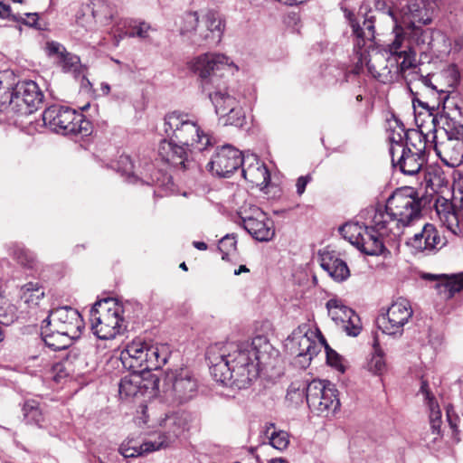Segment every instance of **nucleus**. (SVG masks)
Instances as JSON below:
<instances>
[{
  "label": "nucleus",
  "mask_w": 463,
  "mask_h": 463,
  "mask_svg": "<svg viewBox=\"0 0 463 463\" xmlns=\"http://www.w3.org/2000/svg\"><path fill=\"white\" fill-rule=\"evenodd\" d=\"M50 328L67 335L79 337L83 322L80 314L70 307H61L51 311L43 320Z\"/></svg>",
  "instance_id": "obj_18"
},
{
  "label": "nucleus",
  "mask_w": 463,
  "mask_h": 463,
  "mask_svg": "<svg viewBox=\"0 0 463 463\" xmlns=\"http://www.w3.org/2000/svg\"><path fill=\"white\" fill-rule=\"evenodd\" d=\"M10 254L17 260V262L27 268L33 269L36 265L34 254L21 245L14 244L9 249Z\"/></svg>",
  "instance_id": "obj_40"
},
{
  "label": "nucleus",
  "mask_w": 463,
  "mask_h": 463,
  "mask_svg": "<svg viewBox=\"0 0 463 463\" xmlns=\"http://www.w3.org/2000/svg\"><path fill=\"white\" fill-rule=\"evenodd\" d=\"M269 463H288L285 458H276L269 461Z\"/></svg>",
  "instance_id": "obj_63"
},
{
  "label": "nucleus",
  "mask_w": 463,
  "mask_h": 463,
  "mask_svg": "<svg viewBox=\"0 0 463 463\" xmlns=\"http://www.w3.org/2000/svg\"><path fill=\"white\" fill-rule=\"evenodd\" d=\"M320 260L321 268L335 281H344L349 277L350 271L346 263L334 251H324Z\"/></svg>",
  "instance_id": "obj_29"
},
{
  "label": "nucleus",
  "mask_w": 463,
  "mask_h": 463,
  "mask_svg": "<svg viewBox=\"0 0 463 463\" xmlns=\"http://www.w3.org/2000/svg\"><path fill=\"white\" fill-rule=\"evenodd\" d=\"M91 5L88 7L90 8L92 18L100 25H108L117 14L115 7L106 0H93Z\"/></svg>",
  "instance_id": "obj_34"
},
{
  "label": "nucleus",
  "mask_w": 463,
  "mask_h": 463,
  "mask_svg": "<svg viewBox=\"0 0 463 463\" xmlns=\"http://www.w3.org/2000/svg\"><path fill=\"white\" fill-rule=\"evenodd\" d=\"M319 330H313L309 325L303 324L293 330L285 340L286 352L293 357V364L300 369L307 368L313 357L321 351Z\"/></svg>",
  "instance_id": "obj_7"
},
{
  "label": "nucleus",
  "mask_w": 463,
  "mask_h": 463,
  "mask_svg": "<svg viewBox=\"0 0 463 463\" xmlns=\"http://www.w3.org/2000/svg\"><path fill=\"white\" fill-rule=\"evenodd\" d=\"M326 308L332 320L336 325L341 326L346 335L357 336L360 334L362 325L359 316L352 308L345 305L341 299H329L326 302Z\"/></svg>",
  "instance_id": "obj_19"
},
{
  "label": "nucleus",
  "mask_w": 463,
  "mask_h": 463,
  "mask_svg": "<svg viewBox=\"0 0 463 463\" xmlns=\"http://www.w3.org/2000/svg\"><path fill=\"white\" fill-rule=\"evenodd\" d=\"M221 117L225 118V125H232L236 127L243 126L245 122V116L239 106V113L235 111H229L226 115H220Z\"/></svg>",
  "instance_id": "obj_54"
},
{
  "label": "nucleus",
  "mask_w": 463,
  "mask_h": 463,
  "mask_svg": "<svg viewBox=\"0 0 463 463\" xmlns=\"http://www.w3.org/2000/svg\"><path fill=\"white\" fill-rule=\"evenodd\" d=\"M320 341L321 347L324 346L326 350L327 364L337 369L342 367L340 355L327 345L324 336H321Z\"/></svg>",
  "instance_id": "obj_51"
},
{
  "label": "nucleus",
  "mask_w": 463,
  "mask_h": 463,
  "mask_svg": "<svg viewBox=\"0 0 463 463\" xmlns=\"http://www.w3.org/2000/svg\"><path fill=\"white\" fill-rule=\"evenodd\" d=\"M412 313L410 302L405 298H399L389 307L385 314L377 318L378 326L384 334L402 335L403 326L408 323Z\"/></svg>",
  "instance_id": "obj_16"
},
{
  "label": "nucleus",
  "mask_w": 463,
  "mask_h": 463,
  "mask_svg": "<svg viewBox=\"0 0 463 463\" xmlns=\"http://www.w3.org/2000/svg\"><path fill=\"white\" fill-rule=\"evenodd\" d=\"M44 297V289L38 282H28L19 289V298L28 307H34Z\"/></svg>",
  "instance_id": "obj_35"
},
{
  "label": "nucleus",
  "mask_w": 463,
  "mask_h": 463,
  "mask_svg": "<svg viewBox=\"0 0 463 463\" xmlns=\"http://www.w3.org/2000/svg\"><path fill=\"white\" fill-rule=\"evenodd\" d=\"M350 24L356 38L355 47L361 49L367 42H372L374 39L375 32L373 17L364 18L362 25L354 20H350Z\"/></svg>",
  "instance_id": "obj_32"
},
{
  "label": "nucleus",
  "mask_w": 463,
  "mask_h": 463,
  "mask_svg": "<svg viewBox=\"0 0 463 463\" xmlns=\"http://www.w3.org/2000/svg\"><path fill=\"white\" fill-rule=\"evenodd\" d=\"M269 443L274 449L280 451L284 450L289 444V436L288 432L283 430L273 431L269 437Z\"/></svg>",
  "instance_id": "obj_47"
},
{
  "label": "nucleus",
  "mask_w": 463,
  "mask_h": 463,
  "mask_svg": "<svg viewBox=\"0 0 463 463\" xmlns=\"http://www.w3.org/2000/svg\"><path fill=\"white\" fill-rule=\"evenodd\" d=\"M436 211L441 222L452 232L456 233L459 224H463V196L458 203L457 197L452 202L442 199L436 203Z\"/></svg>",
  "instance_id": "obj_21"
},
{
  "label": "nucleus",
  "mask_w": 463,
  "mask_h": 463,
  "mask_svg": "<svg viewBox=\"0 0 463 463\" xmlns=\"http://www.w3.org/2000/svg\"><path fill=\"white\" fill-rule=\"evenodd\" d=\"M75 338V336L67 335L63 332H57L52 328H50V333H45L43 335L45 345L55 351L66 349Z\"/></svg>",
  "instance_id": "obj_38"
},
{
  "label": "nucleus",
  "mask_w": 463,
  "mask_h": 463,
  "mask_svg": "<svg viewBox=\"0 0 463 463\" xmlns=\"http://www.w3.org/2000/svg\"><path fill=\"white\" fill-rule=\"evenodd\" d=\"M417 251H432L441 249L446 244L444 237L433 224L426 223L421 231L415 233L407 242Z\"/></svg>",
  "instance_id": "obj_22"
},
{
  "label": "nucleus",
  "mask_w": 463,
  "mask_h": 463,
  "mask_svg": "<svg viewBox=\"0 0 463 463\" xmlns=\"http://www.w3.org/2000/svg\"><path fill=\"white\" fill-rule=\"evenodd\" d=\"M308 379H296L288 388L287 400L292 403L298 404L306 401L307 403V389L310 386Z\"/></svg>",
  "instance_id": "obj_37"
},
{
  "label": "nucleus",
  "mask_w": 463,
  "mask_h": 463,
  "mask_svg": "<svg viewBox=\"0 0 463 463\" xmlns=\"http://www.w3.org/2000/svg\"><path fill=\"white\" fill-rule=\"evenodd\" d=\"M449 71H443L437 73H430L428 75H420L418 77V84L420 85V92L417 94L430 96L433 99L432 104L429 101H422L414 97L412 99L413 106L416 103L427 109L429 111L433 110L435 107L439 106L441 102H445L449 98V93L454 88L456 79L451 78L449 80L446 79L449 76Z\"/></svg>",
  "instance_id": "obj_11"
},
{
  "label": "nucleus",
  "mask_w": 463,
  "mask_h": 463,
  "mask_svg": "<svg viewBox=\"0 0 463 463\" xmlns=\"http://www.w3.org/2000/svg\"><path fill=\"white\" fill-rule=\"evenodd\" d=\"M241 224L259 241H269L275 236L274 222L258 206L244 203L238 210Z\"/></svg>",
  "instance_id": "obj_13"
},
{
  "label": "nucleus",
  "mask_w": 463,
  "mask_h": 463,
  "mask_svg": "<svg viewBox=\"0 0 463 463\" xmlns=\"http://www.w3.org/2000/svg\"><path fill=\"white\" fill-rule=\"evenodd\" d=\"M441 439L440 428H437L436 430L430 428V430L425 433L423 440L429 449H435L441 441Z\"/></svg>",
  "instance_id": "obj_52"
},
{
  "label": "nucleus",
  "mask_w": 463,
  "mask_h": 463,
  "mask_svg": "<svg viewBox=\"0 0 463 463\" xmlns=\"http://www.w3.org/2000/svg\"><path fill=\"white\" fill-rule=\"evenodd\" d=\"M186 146L169 140H162L158 147V156L160 159L173 167L186 169L188 162V153L193 152Z\"/></svg>",
  "instance_id": "obj_23"
},
{
  "label": "nucleus",
  "mask_w": 463,
  "mask_h": 463,
  "mask_svg": "<svg viewBox=\"0 0 463 463\" xmlns=\"http://www.w3.org/2000/svg\"><path fill=\"white\" fill-rule=\"evenodd\" d=\"M170 356L165 345H151L142 339H134L121 351L120 361L125 368L133 372H149L160 369Z\"/></svg>",
  "instance_id": "obj_6"
},
{
  "label": "nucleus",
  "mask_w": 463,
  "mask_h": 463,
  "mask_svg": "<svg viewBox=\"0 0 463 463\" xmlns=\"http://www.w3.org/2000/svg\"><path fill=\"white\" fill-rule=\"evenodd\" d=\"M373 350L374 353L373 354L371 359L367 364V368L373 374L380 375L385 371L386 364L383 357V353L376 341H374L373 344Z\"/></svg>",
  "instance_id": "obj_43"
},
{
  "label": "nucleus",
  "mask_w": 463,
  "mask_h": 463,
  "mask_svg": "<svg viewBox=\"0 0 463 463\" xmlns=\"http://www.w3.org/2000/svg\"><path fill=\"white\" fill-rule=\"evenodd\" d=\"M58 62L65 71H76L80 65V58L66 51Z\"/></svg>",
  "instance_id": "obj_50"
},
{
  "label": "nucleus",
  "mask_w": 463,
  "mask_h": 463,
  "mask_svg": "<svg viewBox=\"0 0 463 463\" xmlns=\"http://www.w3.org/2000/svg\"><path fill=\"white\" fill-rule=\"evenodd\" d=\"M422 278L427 280L437 281L435 288L441 298L445 299H449L453 298L456 293L463 290V271L450 276H437L425 273Z\"/></svg>",
  "instance_id": "obj_26"
},
{
  "label": "nucleus",
  "mask_w": 463,
  "mask_h": 463,
  "mask_svg": "<svg viewBox=\"0 0 463 463\" xmlns=\"http://www.w3.org/2000/svg\"><path fill=\"white\" fill-rule=\"evenodd\" d=\"M359 217L361 219L370 220V225L366 224L364 226L362 236L357 241L359 243H356L354 246L367 255L382 254L385 249L383 239L386 238L390 241V238L379 233V232L374 228L372 219L361 217V213L359 214Z\"/></svg>",
  "instance_id": "obj_24"
},
{
  "label": "nucleus",
  "mask_w": 463,
  "mask_h": 463,
  "mask_svg": "<svg viewBox=\"0 0 463 463\" xmlns=\"http://www.w3.org/2000/svg\"><path fill=\"white\" fill-rule=\"evenodd\" d=\"M24 15L27 17V20H25L21 15H13V20L17 22H22L23 24L29 25V26H34L38 20V15L35 13H28L24 14Z\"/></svg>",
  "instance_id": "obj_56"
},
{
  "label": "nucleus",
  "mask_w": 463,
  "mask_h": 463,
  "mask_svg": "<svg viewBox=\"0 0 463 463\" xmlns=\"http://www.w3.org/2000/svg\"><path fill=\"white\" fill-rule=\"evenodd\" d=\"M3 76L0 75V111L6 109L13 111V87H11V84L4 83Z\"/></svg>",
  "instance_id": "obj_45"
},
{
  "label": "nucleus",
  "mask_w": 463,
  "mask_h": 463,
  "mask_svg": "<svg viewBox=\"0 0 463 463\" xmlns=\"http://www.w3.org/2000/svg\"><path fill=\"white\" fill-rule=\"evenodd\" d=\"M198 381L187 368H177L166 372L165 376V392L179 403L194 399L198 392Z\"/></svg>",
  "instance_id": "obj_14"
},
{
  "label": "nucleus",
  "mask_w": 463,
  "mask_h": 463,
  "mask_svg": "<svg viewBox=\"0 0 463 463\" xmlns=\"http://www.w3.org/2000/svg\"><path fill=\"white\" fill-rule=\"evenodd\" d=\"M397 160L395 159L394 167H399L402 173L408 175L418 174L427 162V156L411 153L409 150H401Z\"/></svg>",
  "instance_id": "obj_30"
},
{
  "label": "nucleus",
  "mask_w": 463,
  "mask_h": 463,
  "mask_svg": "<svg viewBox=\"0 0 463 463\" xmlns=\"http://www.w3.org/2000/svg\"><path fill=\"white\" fill-rule=\"evenodd\" d=\"M66 52L65 47L57 42H48L46 43V52L51 57H55L57 61Z\"/></svg>",
  "instance_id": "obj_55"
},
{
  "label": "nucleus",
  "mask_w": 463,
  "mask_h": 463,
  "mask_svg": "<svg viewBox=\"0 0 463 463\" xmlns=\"http://www.w3.org/2000/svg\"><path fill=\"white\" fill-rule=\"evenodd\" d=\"M200 21L197 13L189 12L182 17V24L180 26L181 34H186L192 32L199 33Z\"/></svg>",
  "instance_id": "obj_46"
},
{
  "label": "nucleus",
  "mask_w": 463,
  "mask_h": 463,
  "mask_svg": "<svg viewBox=\"0 0 463 463\" xmlns=\"http://www.w3.org/2000/svg\"><path fill=\"white\" fill-rule=\"evenodd\" d=\"M134 165L129 156L121 155L118 160V171L127 175L130 182H134Z\"/></svg>",
  "instance_id": "obj_49"
},
{
  "label": "nucleus",
  "mask_w": 463,
  "mask_h": 463,
  "mask_svg": "<svg viewBox=\"0 0 463 463\" xmlns=\"http://www.w3.org/2000/svg\"><path fill=\"white\" fill-rule=\"evenodd\" d=\"M13 112L27 116L37 110L43 100V94L33 80L19 81L13 87Z\"/></svg>",
  "instance_id": "obj_15"
},
{
  "label": "nucleus",
  "mask_w": 463,
  "mask_h": 463,
  "mask_svg": "<svg viewBox=\"0 0 463 463\" xmlns=\"http://www.w3.org/2000/svg\"><path fill=\"white\" fill-rule=\"evenodd\" d=\"M241 152L230 145H224L217 149L206 168L213 175L227 177L243 164Z\"/></svg>",
  "instance_id": "obj_17"
},
{
  "label": "nucleus",
  "mask_w": 463,
  "mask_h": 463,
  "mask_svg": "<svg viewBox=\"0 0 463 463\" xmlns=\"http://www.w3.org/2000/svg\"><path fill=\"white\" fill-rule=\"evenodd\" d=\"M165 426L168 430L159 434L157 439L154 440L158 450L173 444L184 430V425L176 417H167Z\"/></svg>",
  "instance_id": "obj_31"
},
{
  "label": "nucleus",
  "mask_w": 463,
  "mask_h": 463,
  "mask_svg": "<svg viewBox=\"0 0 463 463\" xmlns=\"http://www.w3.org/2000/svg\"><path fill=\"white\" fill-rule=\"evenodd\" d=\"M400 129L404 133L406 138V144L402 150L410 149L411 153L427 156V138L421 131L417 129L405 130L403 127H400Z\"/></svg>",
  "instance_id": "obj_33"
},
{
  "label": "nucleus",
  "mask_w": 463,
  "mask_h": 463,
  "mask_svg": "<svg viewBox=\"0 0 463 463\" xmlns=\"http://www.w3.org/2000/svg\"><path fill=\"white\" fill-rule=\"evenodd\" d=\"M191 69L201 79L203 90L207 81L213 86L238 71V67L228 56L217 52H207L195 57L191 61Z\"/></svg>",
  "instance_id": "obj_10"
},
{
  "label": "nucleus",
  "mask_w": 463,
  "mask_h": 463,
  "mask_svg": "<svg viewBox=\"0 0 463 463\" xmlns=\"http://www.w3.org/2000/svg\"><path fill=\"white\" fill-rule=\"evenodd\" d=\"M237 241L233 235H225L220 241L218 249L223 253L222 259H225L232 251L236 250Z\"/></svg>",
  "instance_id": "obj_53"
},
{
  "label": "nucleus",
  "mask_w": 463,
  "mask_h": 463,
  "mask_svg": "<svg viewBox=\"0 0 463 463\" xmlns=\"http://www.w3.org/2000/svg\"><path fill=\"white\" fill-rule=\"evenodd\" d=\"M448 420H449V423L451 429L453 430H456L457 424L452 420L449 411H448Z\"/></svg>",
  "instance_id": "obj_64"
},
{
  "label": "nucleus",
  "mask_w": 463,
  "mask_h": 463,
  "mask_svg": "<svg viewBox=\"0 0 463 463\" xmlns=\"http://www.w3.org/2000/svg\"><path fill=\"white\" fill-rule=\"evenodd\" d=\"M127 33L128 32H121L119 33H115L114 38H115L116 45H118V43L121 40H123L125 37H128V35H126Z\"/></svg>",
  "instance_id": "obj_59"
},
{
  "label": "nucleus",
  "mask_w": 463,
  "mask_h": 463,
  "mask_svg": "<svg viewBox=\"0 0 463 463\" xmlns=\"http://www.w3.org/2000/svg\"><path fill=\"white\" fill-rule=\"evenodd\" d=\"M23 418L26 424L40 426L43 420L39 402L35 400H26L22 405Z\"/></svg>",
  "instance_id": "obj_39"
},
{
  "label": "nucleus",
  "mask_w": 463,
  "mask_h": 463,
  "mask_svg": "<svg viewBox=\"0 0 463 463\" xmlns=\"http://www.w3.org/2000/svg\"><path fill=\"white\" fill-rule=\"evenodd\" d=\"M100 90L104 95H108L110 92V86L106 82H102L100 84Z\"/></svg>",
  "instance_id": "obj_61"
},
{
  "label": "nucleus",
  "mask_w": 463,
  "mask_h": 463,
  "mask_svg": "<svg viewBox=\"0 0 463 463\" xmlns=\"http://www.w3.org/2000/svg\"><path fill=\"white\" fill-rule=\"evenodd\" d=\"M307 405L317 415L330 417L340 408L338 392L328 381L313 379L307 389Z\"/></svg>",
  "instance_id": "obj_12"
},
{
  "label": "nucleus",
  "mask_w": 463,
  "mask_h": 463,
  "mask_svg": "<svg viewBox=\"0 0 463 463\" xmlns=\"http://www.w3.org/2000/svg\"><path fill=\"white\" fill-rule=\"evenodd\" d=\"M43 120L52 131L62 135L88 136L91 132V123L82 114L69 107H49L43 113Z\"/></svg>",
  "instance_id": "obj_9"
},
{
  "label": "nucleus",
  "mask_w": 463,
  "mask_h": 463,
  "mask_svg": "<svg viewBox=\"0 0 463 463\" xmlns=\"http://www.w3.org/2000/svg\"><path fill=\"white\" fill-rule=\"evenodd\" d=\"M399 132H393L389 139L392 143L390 147V155L392 157V165H395V156L396 154H400V151L403 148L402 140L405 137L404 133L399 128Z\"/></svg>",
  "instance_id": "obj_48"
},
{
  "label": "nucleus",
  "mask_w": 463,
  "mask_h": 463,
  "mask_svg": "<svg viewBox=\"0 0 463 463\" xmlns=\"http://www.w3.org/2000/svg\"><path fill=\"white\" fill-rule=\"evenodd\" d=\"M203 91L209 97L217 115H226L229 111L239 113L237 98L229 90L225 80H222L213 86H210L207 81Z\"/></svg>",
  "instance_id": "obj_20"
},
{
  "label": "nucleus",
  "mask_w": 463,
  "mask_h": 463,
  "mask_svg": "<svg viewBox=\"0 0 463 463\" xmlns=\"http://www.w3.org/2000/svg\"><path fill=\"white\" fill-rule=\"evenodd\" d=\"M311 181V176L309 175H303L298 178L296 187H297V193L298 195H301L304 194L306 190V186L307 184Z\"/></svg>",
  "instance_id": "obj_57"
},
{
  "label": "nucleus",
  "mask_w": 463,
  "mask_h": 463,
  "mask_svg": "<svg viewBox=\"0 0 463 463\" xmlns=\"http://www.w3.org/2000/svg\"><path fill=\"white\" fill-rule=\"evenodd\" d=\"M420 392L424 396V400L430 410V425L431 429H437L441 427V411L435 400V397L431 394L429 389V383L427 381H421Z\"/></svg>",
  "instance_id": "obj_36"
},
{
  "label": "nucleus",
  "mask_w": 463,
  "mask_h": 463,
  "mask_svg": "<svg viewBox=\"0 0 463 463\" xmlns=\"http://www.w3.org/2000/svg\"><path fill=\"white\" fill-rule=\"evenodd\" d=\"M165 132L171 140L192 150L202 152L214 145L213 138L201 128L196 118L185 112L165 115Z\"/></svg>",
  "instance_id": "obj_5"
},
{
  "label": "nucleus",
  "mask_w": 463,
  "mask_h": 463,
  "mask_svg": "<svg viewBox=\"0 0 463 463\" xmlns=\"http://www.w3.org/2000/svg\"><path fill=\"white\" fill-rule=\"evenodd\" d=\"M366 224L356 222H348L339 228L341 235L351 244L359 243L357 241L362 236V232Z\"/></svg>",
  "instance_id": "obj_41"
},
{
  "label": "nucleus",
  "mask_w": 463,
  "mask_h": 463,
  "mask_svg": "<svg viewBox=\"0 0 463 463\" xmlns=\"http://www.w3.org/2000/svg\"><path fill=\"white\" fill-rule=\"evenodd\" d=\"M13 15L14 14H11V7L0 1V18L11 17L13 19Z\"/></svg>",
  "instance_id": "obj_58"
},
{
  "label": "nucleus",
  "mask_w": 463,
  "mask_h": 463,
  "mask_svg": "<svg viewBox=\"0 0 463 463\" xmlns=\"http://www.w3.org/2000/svg\"><path fill=\"white\" fill-rule=\"evenodd\" d=\"M158 450L156 447L154 441H146L141 444L139 447H132L127 448L125 445H122L119 449L121 455L124 458H134L142 456L153 451Z\"/></svg>",
  "instance_id": "obj_44"
},
{
  "label": "nucleus",
  "mask_w": 463,
  "mask_h": 463,
  "mask_svg": "<svg viewBox=\"0 0 463 463\" xmlns=\"http://www.w3.org/2000/svg\"><path fill=\"white\" fill-rule=\"evenodd\" d=\"M433 148L440 160L449 166L463 164V124L447 114L432 117Z\"/></svg>",
  "instance_id": "obj_4"
},
{
  "label": "nucleus",
  "mask_w": 463,
  "mask_h": 463,
  "mask_svg": "<svg viewBox=\"0 0 463 463\" xmlns=\"http://www.w3.org/2000/svg\"><path fill=\"white\" fill-rule=\"evenodd\" d=\"M193 245L200 250H205L207 249V244L203 241H194Z\"/></svg>",
  "instance_id": "obj_60"
},
{
  "label": "nucleus",
  "mask_w": 463,
  "mask_h": 463,
  "mask_svg": "<svg viewBox=\"0 0 463 463\" xmlns=\"http://www.w3.org/2000/svg\"><path fill=\"white\" fill-rule=\"evenodd\" d=\"M421 202L411 187L394 191L384 206L369 207L361 212V217L372 219L380 234L395 242L403 233V229L420 217Z\"/></svg>",
  "instance_id": "obj_3"
},
{
  "label": "nucleus",
  "mask_w": 463,
  "mask_h": 463,
  "mask_svg": "<svg viewBox=\"0 0 463 463\" xmlns=\"http://www.w3.org/2000/svg\"><path fill=\"white\" fill-rule=\"evenodd\" d=\"M249 269L245 265H241L238 269L234 271L235 275H240L241 272H247Z\"/></svg>",
  "instance_id": "obj_62"
},
{
  "label": "nucleus",
  "mask_w": 463,
  "mask_h": 463,
  "mask_svg": "<svg viewBox=\"0 0 463 463\" xmlns=\"http://www.w3.org/2000/svg\"><path fill=\"white\" fill-rule=\"evenodd\" d=\"M223 23L214 11H208L200 21L199 36L210 43H218L222 36Z\"/></svg>",
  "instance_id": "obj_27"
},
{
  "label": "nucleus",
  "mask_w": 463,
  "mask_h": 463,
  "mask_svg": "<svg viewBox=\"0 0 463 463\" xmlns=\"http://www.w3.org/2000/svg\"><path fill=\"white\" fill-rule=\"evenodd\" d=\"M206 358L213 378L224 385L245 389L258 377L256 340L212 345L207 349Z\"/></svg>",
  "instance_id": "obj_2"
},
{
  "label": "nucleus",
  "mask_w": 463,
  "mask_h": 463,
  "mask_svg": "<svg viewBox=\"0 0 463 463\" xmlns=\"http://www.w3.org/2000/svg\"><path fill=\"white\" fill-rule=\"evenodd\" d=\"M125 26H128L129 29L126 33L129 38L137 37L142 40H146L149 38L150 32L154 31L150 24L145 21L126 22Z\"/></svg>",
  "instance_id": "obj_42"
},
{
  "label": "nucleus",
  "mask_w": 463,
  "mask_h": 463,
  "mask_svg": "<svg viewBox=\"0 0 463 463\" xmlns=\"http://www.w3.org/2000/svg\"><path fill=\"white\" fill-rule=\"evenodd\" d=\"M241 173L246 180L260 188L267 187L269 184L270 174L267 166L255 156L243 158Z\"/></svg>",
  "instance_id": "obj_25"
},
{
  "label": "nucleus",
  "mask_w": 463,
  "mask_h": 463,
  "mask_svg": "<svg viewBox=\"0 0 463 463\" xmlns=\"http://www.w3.org/2000/svg\"><path fill=\"white\" fill-rule=\"evenodd\" d=\"M128 374L121 378L118 384L119 395L123 398H134L143 396L150 388V382L146 381L142 372L130 371Z\"/></svg>",
  "instance_id": "obj_28"
},
{
  "label": "nucleus",
  "mask_w": 463,
  "mask_h": 463,
  "mask_svg": "<svg viewBox=\"0 0 463 463\" xmlns=\"http://www.w3.org/2000/svg\"><path fill=\"white\" fill-rule=\"evenodd\" d=\"M432 3L429 0H410L397 17L392 11L390 14L394 22L393 38L387 43L383 51L389 53L387 62L381 66L377 57L366 61L370 74L383 83L396 80L401 74L416 64L417 50L426 52L432 42V33L419 24H428L432 20Z\"/></svg>",
  "instance_id": "obj_1"
},
{
  "label": "nucleus",
  "mask_w": 463,
  "mask_h": 463,
  "mask_svg": "<svg viewBox=\"0 0 463 463\" xmlns=\"http://www.w3.org/2000/svg\"><path fill=\"white\" fill-rule=\"evenodd\" d=\"M123 308L113 299L105 298L97 301L90 311L91 329L98 338L109 340L115 338L125 329Z\"/></svg>",
  "instance_id": "obj_8"
}]
</instances>
